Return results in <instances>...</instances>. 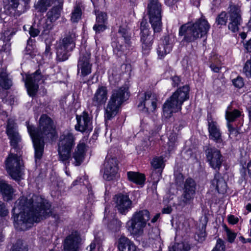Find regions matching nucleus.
Segmentation results:
<instances>
[{
  "label": "nucleus",
  "mask_w": 251,
  "mask_h": 251,
  "mask_svg": "<svg viewBox=\"0 0 251 251\" xmlns=\"http://www.w3.org/2000/svg\"><path fill=\"white\" fill-rule=\"evenodd\" d=\"M50 204L41 197H22L15 203L12 210L14 226L21 230L31 227L34 222L46 218L50 213Z\"/></svg>",
  "instance_id": "obj_1"
},
{
  "label": "nucleus",
  "mask_w": 251,
  "mask_h": 251,
  "mask_svg": "<svg viewBox=\"0 0 251 251\" xmlns=\"http://www.w3.org/2000/svg\"><path fill=\"white\" fill-rule=\"evenodd\" d=\"M28 132L32 139L34 149L36 162L40 160L44 152V141L52 140L56 135L55 127L52 120L46 115H43L40 118L39 126H34L26 123Z\"/></svg>",
  "instance_id": "obj_2"
},
{
  "label": "nucleus",
  "mask_w": 251,
  "mask_h": 251,
  "mask_svg": "<svg viewBox=\"0 0 251 251\" xmlns=\"http://www.w3.org/2000/svg\"><path fill=\"white\" fill-rule=\"evenodd\" d=\"M189 87L188 86H184L176 91L163 105L164 116L168 118L172 116L173 113L180 111L183 102L189 98Z\"/></svg>",
  "instance_id": "obj_3"
},
{
  "label": "nucleus",
  "mask_w": 251,
  "mask_h": 251,
  "mask_svg": "<svg viewBox=\"0 0 251 251\" xmlns=\"http://www.w3.org/2000/svg\"><path fill=\"white\" fill-rule=\"evenodd\" d=\"M210 27L207 21L201 17L192 25L187 24L182 25L179 29V34L181 36L184 35V40L191 42L206 35Z\"/></svg>",
  "instance_id": "obj_4"
},
{
  "label": "nucleus",
  "mask_w": 251,
  "mask_h": 251,
  "mask_svg": "<svg viewBox=\"0 0 251 251\" xmlns=\"http://www.w3.org/2000/svg\"><path fill=\"white\" fill-rule=\"evenodd\" d=\"M150 219V212L147 209L137 210L126 222V227L127 231L134 238L144 234V229Z\"/></svg>",
  "instance_id": "obj_5"
},
{
  "label": "nucleus",
  "mask_w": 251,
  "mask_h": 251,
  "mask_svg": "<svg viewBox=\"0 0 251 251\" xmlns=\"http://www.w3.org/2000/svg\"><path fill=\"white\" fill-rule=\"evenodd\" d=\"M127 88L125 87L114 89L105 109V118L110 120L119 112L121 104L128 98Z\"/></svg>",
  "instance_id": "obj_6"
},
{
  "label": "nucleus",
  "mask_w": 251,
  "mask_h": 251,
  "mask_svg": "<svg viewBox=\"0 0 251 251\" xmlns=\"http://www.w3.org/2000/svg\"><path fill=\"white\" fill-rule=\"evenodd\" d=\"M75 140L74 135L69 131L63 133L60 137L58 148L59 158L66 166L70 164L71 151L75 145Z\"/></svg>",
  "instance_id": "obj_7"
},
{
  "label": "nucleus",
  "mask_w": 251,
  "mask_h": 251,
  "mask_svg": "<svg viewBox=\"0 0 251 251\" xmlns=\"http://www.w3.org/2000/svg\"><path fill=\"white\" fill-rule=\"evenodd\" d=\"M5 168L9 175L15 180H19L24 175V166L20 156L10 153L5 160Z\"/></svg>",
  "instance_id": "obj_8"
},
{
  "label": "nucleus",
  "mask_w": 251,
  "mask_h": 251,
  "mask_svg": "<svg viewBox=\"0 0 251 251\" xmlns=\"http://www.w3.org/2000/svg\"><path fill=\"white\" fill-rule=\"evenodd\" d=\"M161 6L158 1H151L148 4V14L150 22L155 32L161 30Z\"/></svg>",
  "instance_id": "obj_9"
},
{
  "label": "nucleus",
  "mask_w": 251,
  "mask_h": 251,
  "mask_svg": "<svg viewBox=\"0 0 251 251\" xmlns=\"http://www.w3.org/2000/svg\"><path fill=\"white\" fill-rule=\"evenodd\" d=\"M75 34L71 33L59 41L56 47V55L58 60L63 61L68 58V52L72 50L75 46Z\"/></svg>",
  "instance_id": "obj_10"
},
{
  "label": "nucleus",
  "mask_w": 251,
  "mask_h": 251,
  "mask_svg": "<svg viewBox=\"0 0 251 251\" xmlns=\"http://www.w3.org/2000/svg\"><path fill=\"white\" fill-rule=\"evenodd\" d=\"M119 33L122 36L120 37L118 42H113L112 46L114 52L118 56H121L126 54L129 50L130 35L125 28L120 27Z\"/></svg>",
  "instance_id": "obj_11"
},
{
  "label": "nucleus",
  "mask_w": 251,
  "mask_h": 251,
  "mask_svg": "<svg viewBox=\"0 0 251 251\" xmlns=\"http://www.w3.org/2000/svg\"><path fill=\"white\" fill-rule=\"evenodd\" d=\"M138 105L139 109L148 113L155 111L157 108V100L154 94L147 92L142 94L139 99Z\"/></svg>",
  "instance_id": "obj_12"
},
{
  "label": "nucleus",
  "mask_w": 251,
  "mask_h": 251,
  "mask_svg": "<svg viewBox=\"0 0 251 251\" xmlns=\"http://www.w3.org/2000/svg\"><path fill=\"white\" fill-rule=\"evenodd\" d=\"M229 23L228 28L232 32H238L242 22L241 10L239 5H230L228 11Z\"/></svg>",
  "instance_id": "obj_13"
},
{
  "label": "nucleus",
  "mask_w": 251,
  "mask_h": 251,
  "mask_svg": "<svg viewBox=\"0 0 251 251\" xmlns=\"http://www.w3.org/2000/svg\"><path fill=\"white\" fill-rule=\"evenodd\" d=\"M103 178L111 180L116 178L118 170L117 160L114 158H106L103 164Z\"/></svg>",
  "instance_id": "obj_14"
},
{
  "label": "nucleus",
  "mask_w": 251,
  "mask_h": 251,
  "mask_svg": "<svg viewBox=\"0 0 251 251\" xmlns=\"http://www.w3.org/2000/svg\"><path fill=\"white\" fill-rule=\"evenodd\" d=\"M42 77L41 73L38 71L32 75H26L25 85L30 96L33 97L35 95L39 88L38 84Z\"/></svg>",
  "instance_id": "obj_15"
},
{
  "label": "nucleus",
  "mask_w": 251,
  "mask_h": 251,
  "mask_svg": "<svg viewBox=\"0 0 251 251\" xmlns=\"http://www.w3.org/2000/svg\"><path fill=\"white\" fill-rule=\"evenodd\" d=\"M77 124L75 129L81 132H89L93 129L92 123L87 112L84 111L80 115H76Z\"/></svg>",
  "instance_id": "obj_16"
},
{
  "label": "nucleus",
  "mask_w": 251,
  "mask_h": 251,
  "mask_svg": "<svg viewBox=\"0 0 251 251\" xmlns=\"http://www.w3.org/2000/svg\"><path fill=\"white\" fill-rule=\"evenodd\" d=\"M206 156L210 166L215 170H219L223 162L220 151L215 148H208L206 151Z\"/></svg>",
  "instance_id": "obj_17"
},
{
  "label": "nucleus",
  "mask_w": 251,
  "mask_h": 251,
  "mask_svg": "<svg viewBox=\"0 0 251 251\" xmlns=\"http://www.w3.org/2000/svg\"><path fill=\"white\" fill-rule=\"evenodd\" d=\"M115 208L119 213L126 215L131 208L132 201L127 195L119 194L114 198Z\"/></svg>",
  "instance_id": "obj_18"
},
{
  "label": "nucleus",
  "mask_w": 251,
  "mask_h": 251,
  "mask_svg": "<svg viewBox=\"0 0 251 251\" xmlns=\"http://www.w3.org/2000/svg\"><path fill=\"white\" fill-rule=\"evenodd\" d=\"M143 22L141 24V42L142 47L145 53L151 50L153 43V36L147 27L145 26Z\"/></svg>",
  "instance_id": "obj_19"
},
{
  "label": "nucleus",
  "mask_w": 251,
  "mask_h": 251,
  "mask_svg": "<svg viewBox=\"0 0 251 251\" xmlns=\"http://www.w3.org/2000/svg\"><path fill=\"white\" fill-rule=\"evenodd\" d=\"M6 133L10 140L11 146L14 148H16L18 143L21 142V138L13 120L9 119L8 121Z\"/></svg>",
  "instance_id": "obj_20"
},
{
  "label": "nucleus",
  "mask_w": 251,
  "mask_h": 251,
  "mask_svg": "<svg viewBox=\"0 0 251 251\" xmlns=\"http://www.w3.org/2000/svg\"><path fill=\"white\" fill-rule=\"evenodd\" d=\"M90 54L81 56L77 63V74L81 77H85L91 74L92 65L90 63Z\"/></svg>",
  "instance_id": "obj_21"
},
{
  "label": "nucleus",
  "mask_w": 251,
  "mask_h": 251,
  "mask_svg": "<svg viewBox=\"0 0 251 251\" xmlns=\"http://www.w3.org/2000/svg\"><path fill=\"white\" fill-rule=\"evenodd\" d=\"M80 237L77 232L68 236L63 243V251H78Z\"/></svg>",
  "instance_id": "obj_22"
},
{
  "label": "nucleus",
  "mask_w": 251,
  "mask_h": 251,
  "mask_svg": "<svg viewBox=\"0 0 251 251\" xmlns=\"http://www.w3.org/2000/svg\"><path fill=\"white\" fill-rule=\"evenodd\" d=\"M95 12L96 15V22L93 26V29L96 33H100L104 31L107 28V14L97 10H95Z\"/></svg>",
  "instance_id": "obj_23"
},
{
  "label": "nucleus",
  "mask_w": 251,
  "mask_h": 251,
  "mask_svg": "<svg viewBox=\"0 0 251 251\" xmlns=\"http://www.w3.org/2000/svg\"><path fill=\"white\" fill-rule=\"evenodd\" d=\"M107 100V90L106 87L99 86L92 99L93 104L99 107L104 104Z\"/></svg>",
  "instance_id": "obj_24"
},
{
  "label": "nucleus",
  "mask_w": 251,
  "mask_h": 251,
  "mask_svg": "<svg viewBox=\"0 0 251 251\" xmlns=\"http://www.w3.org/2000/svg\"><path fill=\"white\" fill-rule=\"evenodd\" d=\"M196 184L195 181L192 178L186 179L183 194V201L185 203L189 202L194 198L195 193Z\"/></svg>",
  "instance_id": "obj_25"
},
{
  "label": "nucleus",
  "mask_w": 251,
  "mask_h": 251,
  "mask_svg": "<svg viewBox=\"0 0 251 251\" xmlns=\"http://www.w3.org/2000/svg\"><path fill=\"white\" fill-rule=\"evenodd\" d=\"M208 124L209 138L214 140L216 143H222L223 140L222 139L221 133L217 123L211 118H208Z\"/></svg>",
  "instance_id": "obj_26"
},
{
  "label": "nucleus",
  "mask_w": 251,
  "mask_h": 251,
  "mask_svg": "<svg viewBox=\"0 0 251 251\" xmlns=\"http://www.w3.org/2000/svg\"><path fill=\"white\" fill-rule=\"evenodd\" d=\"M118 248L120 251H140L132 241L125 236L119 239Z\"/></svg>",
  "instance_id": "obj_27"
},
{
  "label": "nucleus",
  "mask_w": 251,
  "mask_h": 251,
  "mask_svg": "<svg viewBox=\"0 0 251 251\" xmlns=\"http://www.w3.org/2000/svg\"><path fill=\"white\" fill-rule=\"evenodd\" d=\"M0 192L5 201L11 200L14 194L12 187L3 179H0Z\"/></svg>",
  "instance_id": "obj_28"
},
{
  "label": "nucleus",
  "mask_w": 251,
  "mask_h": 251,
  "mask_svg": "<svg viewBox=\"0 0 251 251\" xmlns=\"http://www.w3.org/2000/svg\"><path fill=\"white\" fill-rule=\"evenodd\" d=\"M85 153V144L83 143H79L73 154V158L75 160V166H79L82 162Z\"/></svg>",
  "instance_id": "obj_29"
},
{
  "label": "nucleus",
  "mask_w": 251,
  "mask_h": 251,
  "mask_svg": "<svg viewBox=\"0 0 251 251\" xmlns=\"http://www.w3.org/2000/svg\"><path fill=\"white\" fill-rule=\"evenodd\" d=\"M211 186L219 193H224L226 191V184L219 173L215 175L214 178L211 182Z\"/></svg>",
  "instance_id": "obj_30"
},
{
  "label": "nucleus",
  "mask_w": 251,
  "mask_h": 251,
  "mask_svg": "<svg viewBox=\"0 0 251 251\" xmlns=\"http://www.w3.org/2000/svg\"><path fill=\"white\" fill-rule=\"evenodd\" d=\"M172 48V44L170 42L169 37H165L163 43L160 44L157 49L158 56L160 58L164 57L171 51Z\"/></svg>",
  "instance_id": "obj_31"
},
{
  "label": "nucleus",
  "mask_w": 251,
  "mask_h": 251,
  "mask_svg": "<svg viewBox=\"0 0 251 251\" xmlns=\"http://www.w3.org/2000/svg\"><path fill=\"white\" fill-rule=\"evenodd\" d=\"M127 179L129 181L137 185H142L145 181V176L138 172L129 171L127 173Z\"/></svg>",
  "instance_id": "obj_32"
},
{
  "label": "nucleus",
  "mask_w": 251,
  "mask_h": 251,
  "mask_svg": "<svg viewBox=\"0 0 251 251\" xmlns=\"http://www.w3.org/2000/svg\"><path fill=\"white\" fill-rule=\"evenodd\" d=\"M12 85V81L8 77L6 72H2L0 74V86L4 89H8Z\"/></svg>",
  "instance_id": "obj_33"
},
{
  "label": "nucleus",
  "mask_w": 251,
  "mask_h": 251,
  "mask_svg": "<svg viewBox=\"0 0 251 251\" xmlns=\"http://www.w3.org/2000/svg\"><path fill=\"white\" fill-rule=\"evenodd\" d=\"M228 107L226 111V119L227 121V123H230L234 121L236 119L241 115V112L238 110H234L233 111H229Z\"/></svg>",
  "instance_id": "obj_34"
},
{
  "label": "nucleus",
  "mask_w": 251,
  "mask_h": 251,
  "mask_svg": "<svg viewBox=\"0 0 251 251\" xmlns=\"http://www.w3.org/2000/svg\"><path fill=\"white\" fill-rule=\"evenodd\" d=\"M61 6L53 8L48 13V18L50 22L55 21L60 16Z\"/></svg>",
  "instance_id": "obj_35"
},
{
  "label": "nucleus",
  "mask_w": 251,
  "mask_h": 251,
  "mask_svg": "<svg viewBox=\"0 0 251 251\" xmlns=\"http://www.w3.org/2000/svg\"><path fill=\"white\" fill-rule=\"evenodd\" d=\"M190 247L187 244L181 242L175 243L170 247L169 251H188Z\"/></svg>",
  "instance_id": "obj_36"
},
{
  "label": "nucleus",
  "mask_w": 251,
  "mask_h": 251,
  "mask_svg": "<svg viewBox=\"0 0 251 251\" xmlns=\"http://www.w3.org/2000/svg\"><path fill=\"white\" fill-rule=\"evenodd\" d=\"M82 15L81 6L76 5L72 13L71 20L73 22H77L81 18Z\"/></svg>",
  "instance_id": "obj_37"
},
{
  "label": "nucleus",
  "mask_w": 251,
  "mask_h": 251,
  "mask_svg": "<svg viewBox=\"0 0 251 251\" xmlns=\"http://www.w3.org/2000/svg\"><path fill=\"white\" fill-rule=\"evenodd\" d=\"M16 31L15 28L9 27L2 32L1 38L4 41H9Z\"/></svg>",
  "instance_id": "obj_38"
},
{
  "label": "nucleus",
  "mask_w": 251,
  "mask_h": 251,
  "mask_svg": "<svg viewBox=\"0 0 251 251\" xmlns=\"http://www.w3.org/2000/svg\"><path fill=\"white\" fill-rule=\"evenodd\" d=\"M50 1H37L35 4V8L40 12H45L50 5Z\"/></svg>",
  "instance_id": "obj_39"
},
{
  "label": "nucleus",
  "mask_w": 251,
  "mask_h": 251,
  "mask_svg": "<svg viewBox=\"0 0 251 251\" xmlns=\"http://www.w3.org/2000/svg\"><path fill=\"white\" fill-rule=\"evenodd\" d=\"M152 166L155 169L163 168L164 167L163 159L161 157H154L151 162Z\"/></svg>",
  "instance_id": "obj_40"
},
{
  "label": "nucleus",
  "mask_w": 251,
  "mask_h": 251,
  "mask_svg": "<svg viewBox=\"0 0 251 251\" xmlns=\"http://www.w3.org/2000/svg\"><path fill=\"white\" fill-rule=\"evenodd\" d=\"M243 73L248 78H251V58L248 60L245 63Z\"/></svg>",
  "instance_id": "obj_41"
},
{
  "label": "nucleus",
  "mask_w": 251,
  "mask_h": 251,
  "mask_svg": "<svg viewBox=\"0 0 251 251\" xmlns=\"http://www.w3.org/2000/svg\"><path fill=\"white\" fill-rule=\"evenodd\" d=\"M227 20V14L225 12H222L217 17L216 22L219 25H226Z\"/></svg>",
  "instance_id": "obj_42"
},
{
  "label": "nucleus",
  "mask_w": 251,
  "mask_h": 251,
  "mask_svg": "<svg viewBox=\"0 0 251 251\" xmlns=\"http://www.w3.org/2000/svg\"><path fill=\"white\" fill-rule=\"evenodd\" d=\"M221 57L220 56L218 57L217 55L216 56H214L211 58V61L214 62V63H212L210 65V67L211 69V70L215 73H218L219 72L221 67L219 66L216 65L214 63H218V62L219 61H221Z\"/></svg>",
  "instance_id": "obj_43"
},
{
  "label": "nucleus",
  "mask_w": 251,
  "mask_h": 251,
  "mask_svg": "<svg viewBox=\"0 0 251 251\" xmlns=\"http://www.w3.org/2000/svg\"><path fill=\"white\" fill-rule=\"evenodd\" d=\"M211 251H226V246L224 241L220 238H218L217 240L215 247Z\"/></svg>",
  "instance_id": "obj_44"
},
{
  "label": "nucleus",
  "mask_w": 251,
  "mask_h": 251,
  "mask_svg": "<svg viewBox=\"0 0 251 251\" xmlns=\"http://www.w3.org/2000/svg\"><path fill=\"white\" fill-rule=\"evenodd\" d=\"M232 84L237 88H241L244 85L243 78L241 76H237L236 78L232 79Z\"/></svg>",
  "instance_id": "obj_45"
},
{
  "label": "nucleus",
  "mask_w": 251,
  "mask_h": 251,
  "mask_svg": "<svg viewBox=\"0 0 251 251\" xmlns=\"http://www.w3.org/2000/svg\"><path fill=\"white\" fill-rule=\"evenodd\" d=\"M227 126L229 132V137L230 138L235 137L238 134V132L237 129L233 127L231 124L229 123H227Z\"/></svg>",
  "instance_id": "obj_46"
},
{
  "label": "nucleus",
  "mask_w": 251,
  "mask_h": 251,
  "mask_svg": "<svg viewBox=\"0 0 251 251\" xmlns=\"http://www.w3.org/2000/svg\"><path fill=\"white\" fill-rule=\"evenodd\" d=\"M7 1L8 2V4L5 5L4 8L8 11H11V10H15L19 5L18 1Z\"/></svg>",
  "instance_id": "obj_47"
},
{
  "label": "nucleus",
  "mask_w": 251,
  "mask_h": 251,
  "mask_svg": "<svg viewBox=\"0 0 251 251\" xmlns=\"http://www.w3.org/2000/svg\"><path fill=\"white\" fill-rule=\"evenodd\" d=\"M225 230L226 233L228 241L230 243H233L236 237V234L235 232L231 231L226 227Z\"/></svg>",
  "instance_id": "obj_48"
},
{
  "label": "nucleus",
  "mask_w": 251,
  "mask_h": 251,
  "mask_svg": "<svg viewBox=\"0 0 251 251\" xmlns=\"http://www.w3.org/2000/svg\"><path fill=\"white\" fill-rule=\"evenodd\" d=\"M176 141V136L175 134H172L170 135L169 138V142L168 150L169 151H171L174 148Z\"/></svg>",
  "instance_id": "obj_49"
},
{
  "label": "nucleus",
  "mask_w": 251,
  "mask_h": 251,
  "mask_svg": "<svg viewBox=\"0 0 251 251\" xmlns=\"http://www.w3.org/2000/svg\"><path fill=\"white\" fill-rule=\"evenodd\" d=\"M8 213V210L6 208L5 204L0 201V216L4 217Z\"/></svg>",
  "instance_id": "obj_50"
},
{
  "label": "nucleus",
  "mask_w": 251,
  "mask_h": 251,
  "mask_svg": "<svg viewBox=\"0 0 251 251\" xmlns=\"http://www.w3.org/2000/svg\"><path fill=\"white\" fill-rule=\"evenodd\" d=\"M39 30L34 28L33 26H31L29 31V33L32 37H36L39 34Z\"/></svg>",
  "instance_id": "obj_51"
},
{
  "label": "nucleus",
  "mask_w": 251,
  "mask_h": 251,
  "mask_svg": "<svg viewBox=\"0 0 251 251\" xmlns=\"http://www.w3.org/2000/svg\"><path fill=\"white\" fill-rule=\"evenodd\" d=\"M238 218L234 215H229L228 216V221L232 225L236 224L238 222Z\"/></svg>",
  "instance_id": "obj_52"
},
{
  "label": "nucleus",
  "mask_w": 251,
  "mask_h": 251,
  "mask_svg": "<svg viewBox=\"0 0 251 251\" xmlns=\"http://www.w3.org/2000/svg\"><path fill=\"white\" fill-rule=\"evenodd\" d=\"M172 85L174 87L177 86L180 82V78L177 76H175L172 78Z\"/></svg>",
  "instance_id": "obj_53"
},
{
  "label": "nucleus",
  "mask_w": 251,
  "mask_h": 251,
  "mask_svg": "<svg viewBox=\"0 0 251 251\" xmlns=\"http://www.w3.org/2000/svg\"><path fill=\"white\" fill-rule=\"evenodd\" d=\"M89 251H100L99 249L96 248V245L95 243L92 242L89 245Z\"/></svg>",
  "instance_id": "obj_54"
},
{
  "label": "nucleus",
  "mask_w": 251,
  "mask_h": 251,
  "mask_svg": "<svg viewBox=\"0 0 251 251\" xmlns=\"http://www.w3.org/2000/svg\"><path fill=\"white\" fill-rule=\"evenodd\" d=\"M244 47L248 51L251 52V39L244 44Z\"/></svg>",
  "instance_id": "obj_55"
},
{
  "label": "nucleus",
  "mask_w": 251,
  "mask_h": 251,
  "mask_svg": "<svg viewBox=\"0 0 251 251\" xmlns=\"http://www.w3.org/2000/svg\"><path fill=\"white\" fill-rule=\"evenodd\" d=\"M244 97L246 100L251 102V92L247 93Z\"/></svg>",
  "instance_id": "obj_56"
},
{
  "label": "nucleus",
  "mask_w": 251,
  "mask_h": 251,
  "mask_svg": "<svg viewBox=\"0 0 251 251\" xmlns=\"http://www.w3.org/2000/svg\"><path fill=\"white\" fill-rule=\"evenodd\" d=\"M172 211V208L171 207H165L162 210V213L164 214H170Z\"/></svg>",
  "instance_id": "obj_57"
},
{
  "label": "nucleus",
  "mask_w": 251,
  "mask_h": 251,
  "mask_svg": "<svg viewBox=\"0 0 251 251\" xmlns=\"http://www.w3.org/2000/svg\"><path fill=\"white\" fill-rule=\"evenodd\" d=\"M247 168L248 175L251 178V161L248 163Z\"/></svg>",
  "instance_id": "obj_58"
},
{
  "label": "nucleus",
  "mask_w": 251,
  "mask_h": 251,
  "mask_svg": "<svg viewBox=\"0 0 251 251\" xmlns=\"http://www.w3.org/2000/svg\"><path fill=\"white\" fill-rule=\"evenodd\" d=\"M160 216V213L156 214L154 216V217L151 220V222L152 223H154L155 222H156L157 221V220L159 219Z\"/></svg>",
  "instance_id": "obj_59"
},
{
  "label": "nucleus",
  "mask_w": 251,
  "mask_h": 251,
  "mask_svg": "<svg viewBox=\"0 0 251 251\" xmlns=\"http://www.w3.org/2000/svg\"><path fill=\"white\" fill-rule=\"evenodd\" d=\"M240 240L243 243H246L247 242H251V239L249 238V239H246L245 238H244L243 237H241L240 238Z\"/></svg>",
  "instance_id": "obj_60"
},
{
  "label": "nucleus",
  "mask_w": 251,
  "mask_h": 251,
  "mask_svg": "<svg viewBox=\"0 0 251 251\" xmlns=\"http://www.w3.org/2000/svg\"><path fill=\"white\" fill-rule=\"evenodd\" d=\"M50 48L49 46H47L45 50V53L48 54L50 52Z\"/></svg>",
  "instance_id": "obj_61"
},
{
  "label": "nucleus",
  "mask_w": 251,
  "mask_h": 251,
  "mask_svg": "<svg viewBox=\"0 0 251 251\" xmlns=\"http://www.w3.org/2000/svg\"><path fill=\"white\" fill-rule=\"evenodd\" d=\"M240 36L242 39H245L247 37V34L245 32H242L240 33Z\"/></svg>",
  "instance_id": "obj_62"
},
{
  "label": "nucleus",
  "mask_w": 251,
  "mask_h": 251,
  "mask_svg": "<svg viewBox=\"0 0 251 251\" xmlns=\"http://www.w3.org/2000/svg\"><path fill=\"white\" fill-rule=\"evenodd\" d=\"M246 209L249 211H251V203H249L246 206Z\"/></svg>",
  "instance_id": "obj_63"
},
{
  "label": "nucleus",
  "mask_w": 251,
  "mask_h": 251,
  "mask_svg": "<svg viewBox=\"0 0 251 251\" xmlns=\"http://www.w3.org/2000/svg\"><path fill=\"white\" fill-rule=\"evenodd\" d=\"M249 116L250 122L251 123V107H250L249 109Z\"/></svg>",
  "instance_id": "obj_64"
}]
</instances>
